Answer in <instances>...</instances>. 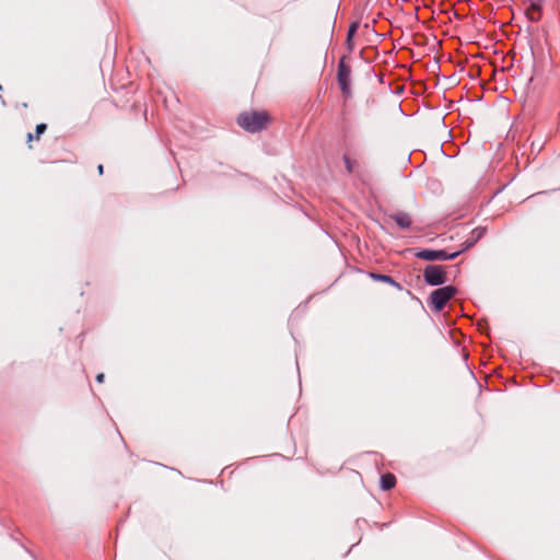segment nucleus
Wrapping results in <instances>:
<instances>
[{"mask_svg":"<svg viewBox=\"0 0 560 560\" xmlns=\"http://www.w3.org/2000/svg\"><path fill=\"white\" fill-rule=\"evenodd\" d=\"M97 171H98V173H100L101 175L103 174V172H104V167H103V165H102V164H100V165H98Z\"/></svg>","mask_w":560,"mask_h":560,"instance_id":"obj_17","label":"nucleus"},{"mask_svg":"<svg viewBox=\"0 0 560 560\" xmlns=\"http://www.w3.org/2000/svg\"><path fill=\"white\" fill-rule=\"evenodd\" d=\"M456 292L457 289L453 285L439 288L430 294L429 305L433 311L441 312Z\"/></svg>","mask_w":560,"mask_h":560,"instance_id":"obj_2","label":"nucleus"},{"mask_svg":"<svg viewBox=\"0 0 560 560\" xmlns=\"http://www.w3.org/2000/svg\"><path fill=\"white\" fill-rule=\"evenodd\" d=\"M345 166L348 173H352L354 170V162L347 155H343Z\"/></svg>","mask_w":560,"mask_h":560,"instance_id":"obj_13","label":"nucleus"},{"mask_svg":"<svg viewBox=\"0 0 560 560\" xmlns=\"http://www.w3.org/2000/svg\"><path fill=\"white\" fill-rule=\"evenodd\" d=\"M47 129V125L46 124H38L35 128V131H34V135H35V138L38 139L40 135H43ZM34 139V136L33 133H28L27 135V140L28 141H32Z\"/></svg>","mask_w":560,"mask_h":560,"instance_id":"obj_11","label":"nucleus"},{"mask_svg":"<svg viewBox=\"0 0 560 560\" xmlns=\"http://www.w3.org/2000/svg\"><path fill=\"white\" fill-rule=\"evenodd\" d=\"M370 277L375 281L390 284L392 287L396 288L398 291L402 290V285L388 275L371 272Z\"/></svg>","mask_w":560,"mask_h":560,"instance_id":"obj_7","label":"nucleus"},{"mask_svg":"<svg viewBox=\"0 0 560 560\" xmlns=\"http://www.w3.org/2000/svg\"><path fill=\"white\" fill-rule=\"evenodd\" d=\"M358 28H359V22H352L349 26V30L347 33V45L350 50L353 47L352 37L357 33Z\"/></svg>","mask_w":560,"mask_h":560,"instance_id":"obj_10","label":"nucleus"},{"mask_svg":"<svg viewBox=\"0 0 560 560\" xmlns=\"http://www.w3.org/2000/svg\"><path fill=\"white\" fill-rule=\"evenodd\" d=\"M389 217L402 230H408L411 226V218L407 212L399 211Z\"/></svg>","mask_w":560,"mask_h":560,"instance_id":"obj_6","label":"nucleus"},{"mask_svg":"<svg viewBox=\"0 0 560 560\" xmlns=\"http://www.w3.org/2000/svg\"><path fill=\"white\" fill-rule=\"evenodd\" d=\"M103 381H104V374L103 373L97 374L96 375V382L103 383Z\"/></svg>","mask_w":560,"mask_h":560,"instance_id":"obj_16","label":"nucleus"},{"mask_svg":"<svg viewBox=\"0 0 560 560\" xmlns=\"http://www.w3.org/2000/svg\"><path fill=\"white\" fill-rule=\"evenodd\" d=\"M269 117L265 112L242 113L237 124L246 131L255 133L265 129Z\"/></svg>","mask_w":560,"mask_h":560,"instance_id":"obj_1","label":"nucleus"},{"mask_svg":"<svg viewBox=\"0 0 560 560\" xmlns=\"http://www.w3.org/2000/svg\"><path fill=\"white\" fill-rule=\"evenodd\" d=\"M347 57L342 56L338 62L337 81L345 97H350L351 92V68L346 62Z\"/></svg>","mask_w":560,"mask_h":560,"instance_id":"obj_3","label":"nucleus"},{"mask_svg":"<svg viewBox=\"0 0 560 560\" xmlns=\"http://www.w3.org/2000/svg\"><path fill=\"white\" fill-rule=\"evenodd\" d=\"M477 242H478V241H475V240H474V237H471V236L469 235V237H467V240L463 243V246H464V247H463V249H462V253H463L464 250H467V249L471 248V247H472Z\"/></svg>","mask_w":560,"mask_h":560,"instance_id":"obj_15","label":"nucleus"},{"mask_svg":"<svg viewBox=\"0 0 560 560\" xmlns=\"http://www.w3.org/2000/svg\"><path fill=\"white\" fill-rule=\"evenodd\" d=\"M530 5L528 8V16L532 21H538L539 20V16H540V11H541V0H530Z\"/></svg>","mask_w":560,"mask_h":560,"instance_id":"obj_8","label":"nucleus"},{"mask_svg":"<svg viewBox=\"0 0 560 560\" xmlns=\"http://www.w3.org/2000/svg\"><path fill=\"white\" fill-rule=\"evenodd\" d=\"M462 254V250L448 253L445 249H431L422 248L415 252V256L419 259L433 261V260H453Z\"/></svg>","mask_w":560,"mask_h":560,"instance_id":"obj_4","label":"nucleus"},{"mask_svg":"<svg viewBox=\"0 0 560 560\" xmlns=\"http://www.w3.org/2000/svg\"><path fill=\"white\" fill-rule=\"evenodd\" d=\"M485 234L486 228L482 226H478L470 232V236L474 237L475 241H479L480 238L483 237Z\"/></svg>","mask_w":560,"mask_h":560,"instance_id":"obj_12","label":"nucleus"},{"mask_svg":"<svg viewBox=\"0 0 560 560\" xmlns=\"http://www.w3.org/2000/svg\"><path fill=\"white\" fill-rule=\"evenodd\" d=\"M477 242H478V241H475V240H474V237H471V236L469 235V237H467V240L463 243V246H464V247H463V249H462V253H463L464 250H467V249L471 248V247H472Z\"/></svg>","mask_w":560,"mask_h":560,"instance_id":"obj_14","label":"nucleus"},{"mask_svg":"<svg viewBox=\"0 0 560 560\" xmlns=\"http://www.w3.org/2000/svg\"><path fill=\"white\" fill-rule=\"evenodd\" d=\"M380 485H381L382 490H384V491L390 490L396 485V477L390 472L384 474L381 476Z\"/></svg>","mask_w":560,"mask_h":560,"instance_id":"obj_9","label":"nucleus"},{"mask_svg":"<svg viewBox=\"0 0 560 560\" xmlns=\"http://www.w3.org/2000/svg\"><path fill=\"white\" fill-rule=\"evenodd\" d=\"M424 282L431 287L442 285L447 281V275L442 266L428 265L423 270Z\"/></svg>","mask_w":560,"mask_h":560,"instance_id":"obj_5","label":"nucleus"}]
</instances>
